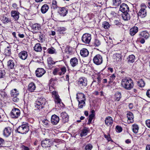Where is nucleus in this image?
Instances as JSON below:
<instances>
[{"label": "nucleus", "mask_w": 150, "mask_h": 150, "mask_svg": "<svg viewBox=\"0 0 150 150\" xmlns=\"http://www.w3.org/2000/svg\"><path fill=\"white\" fill-rule=\"evenodd\" d=\"M92 148V145L91 144H88L86 146L85 149L86 150H91Z\"/></svg>", "instance_id": "48"}, {"label": "nucleus", "mask_w": 150, "mask_h": 150, "mask_svg": "<svg viewBox=\"0 0 150 150\" xmlns=\"http://www.w3.org/2000/svg\"><path fill=\"white\" fill-rule=\"evenodd\" d=\"M66 30V28L63 27H59L58 28V30L60 34H63Z\"/></svg>", "instance_id": "42"}, {"label": "nucleus", "mask_w": 150, "mask_h": 150, "mask_svg": "<svg viewBox=\"0 0 150 150\" xmlns=\"http://www.w3.org/2000/svg\"><path fill=\"white\" fill-rule=\"evenodd\" d=\"M20 110L16 108H14L12 109L11 112V116L13 118H17L20 115Z\"/></svg>", "instance_id": "7"}, {"label": "nucleus", "mask_w": 150, "mask_h": 150, "mask_svg": "<svg viewBox=\"0 0 150 150\" xmlns=\"http://www.w3.org/2000/svg\"><path fill=\"white\" fill-rule=\"evenodd\" d=\"M5 75L4 71L0 70V78H2Z\"/></svg>", "instance_id": "55"}, {"label": "nucleus", "mask_w": 150, "mask_h": 150, "mask_svg": "<svg viewBox=\"0 0 150 150\" xmlns=\"http://www.w3.org/2000/svg\"><path fill=\"white\" fill-rule=\"evenodd\" d=\"M57 7V2L55 0H53L52 2V5L51 8L54 9H56Z\"/></svg>", "instance_id": "44"}, {"label": "nucleus", "mask_w": 150, "mask_h": 150, "mask_svg": "<svg viewBox=\"0 0 150 150\" xmlns=\"http://www.w3.org/2000/svg\"><path fill=\"white\" fill-rule=\"evenodd\" d=\"M8 67L10 69H13L15 66V64L13 60H9L8 62Z\"/></svg>", "instance_id": "32"}, {"label": "nucleus", "mask_w": 150, "mask_h": 150, "mask_svg": "<svg viewBox=\"0 0 150 150\" xmlns=\"http://www.w3.org/2000/svg\"><path fill=\"white\" fill-rule=\"evenodd\" d=\"M12 131V128L10 127H6L4 129L3 135L5 137H8L10 135Z\"/></svg>", "instance_id": "18"}, {"label": "nucleus", "mask_w": 150, "mask_h": 150, "mask_svg": "<svg viewBox=\"0 0 150 150\" xmlns=\"http://www.w3.org/2000/svg\"><path fill=\"white\" fill-rule=\"evenodd\" d=\"M138 28L137 27H134L129 30V34L132 36L134 35L138 32Z\"/></svg>", "instance_id": "25"}, {"label": "nucleus", "mask_w": 150, "mask_h": 150, "mask_svg": "<svg viewBox=\"0 0 150 150\" xmlns=\"http://www.w3.org/2000/svg\"><path fill=\"white\" fill-rule=\"evenodd\" d=\"M54 98L56 104H60L61 103V100L59 96Z\"/></svg>", "instance_id": "38"}, {"label": "nucleus", "mask_w": 150, "mask_h": 150, "mask_svg": "<svg viewBox=\"0 0 150 150\" xmlns=\"http://www.w3.org/2000/svg\"><path fill=\"white\" fill-rule=\"evenodd\" d=\"M40 25L37 23H35L32 26V29L33 32L36 33L40 29Z\"/></svg>", "instance_id": "23"}, {"label": "nucleus", "mask_w": 150, "mask_h": 150, "mask_svg": "<svg viewBox=\"0 0 150 150\" xmlns=\"http://www.w3.org/2000/svg\"><path fill=\"white\" fill-rule=\"evenodd\" d=\"M12 6L14 8H16L17 7V5L16 4L14 3V4H13L12 5Z\"/></svg>", "instance_id": "64"}, {"label": "nucleus", "mask_w": 150, "mask_h": 150, "mask_svg": "<svg viewBox=\"0 0 150 150\" xmlns=\"http://www.w3.org/2000/svg\"><path fill=\"white\" fill-rule=\"evenodd\" d=\"M52 93V96L54 98L59 96L58 93L55 91H53Z\"/></svg>", "instance_id": "53"}, {"label": "nucleus", "mask_w": 150, "mask_h": 150, "mask_svg": "<svg viewBox=\"0 0 150 150\" xmlns=\"http://www.w3.org/2000/svg\"><path fill=\"white\" fill-rule=\"evenodd\" d=\"M115 76L114 74H113L111 75L109 77V79L111 82H112L113 80L115 79Z\"/></svg>", "instance_id": "54"}, {"label": "nucleus", "mask_w": 150, "mask_h": 150, "mask_svg": "<svg viewBox=\"0 0 150 150\" xmlns=\"http://www.w3.org/2000/svg\"><path fill=\"white\" fill-rule=\"evenodd\" d=\"M58 12L61 16H64L68 13V10L65 7L60 8Z\"/></svg>", "instance_id": "20"}, {"label": "nucleus", "mask_w": 150, "mask_h": 150, "mask_svg": "<svg viewBox=\"0 0 150 150\" xmlns=\"http://www.w3.org/2000/svg\"><path fill=\"white\" fill-rule=\"evenodd\" d=\"M103 26L105 29H108L110 27V25L108 22L105 21L103 24Z\"/></svg>", "instance_id": "43"}, {"label": "nucleus", "mask_w": 150, "mask_h": 150, "mask_svg": "<svg viewBox=\"0 0 150 150\" xmlns=\"http://www.w3.org/2000/svg\"><path fill=\"white\" fill-rule=\"evenodd\" d=\"M45 73V70L42 68H38L36 71V75L38 77H41Z\"/></svg>", "instance_id": "15"}, {"label": "nucleus", "mask_w": 150, "mask_h": 150, "mask_svg": "<svg viewBox=\"0 0 150 150\" xmlns=\"http://www.w3.org/2000/svg\"><path fill=\"white\" fill-rule=\"evenodd\" d=\"M46 102V99L44 98L41 97L38 99L35 103V108L39 110L42 109L45 104Z\"/></svg>", "instance_id": "2"}, {"label": "nucleus", "mask_w": 150, "mask_h": 150, "mask_svg": "<svg viewBox=\"0 0 150 150\" xmlns=\"http://www.w3.org/2000/svg\"><path fill=\"white\" fill-rule=\"evenodd\" d=\"M91 38V35L86 33L83 35L82 37V40L84 43L88 44L90 42Z\"/></svg>", "instance_id": "8"}, {"label": "nucleus", "mask_w": 150, "mask_h": 150, "mask_svg": "<svg viewBox=\"0 0 150 150\" xmlns=\"http://www.w3.org/2000/svg\"><path fill=\"white\" fill-rule=\"evenodd\" d=\"M122 56L119 53L115 54L113 55V61L115 62L119 63L122 60Z\"/></svg>", "instance_id": "13"}, {"label": "nucleus", "mask_w": 150, "mask_h": 150, "mask_svg": "<svg viewBox=\"0 0 150 150\" xmlns=\"http://www.w3.org/2000/svg\"><path fill=\"white\" fill-rule=\"evenodd\" d=\"M4 54L7 56H9L11 53V49L9 47H7L4 50Z\"/></svg>", "instance_id": "35"}, {"label": "nucleus", "mask_w": 150, "mask_h": 150, "mask_svg": "<svg viewBox=\"0 0 150 150\" xmlns=\"http://www.w3.org/2000/svg\"><path fill=\"white\" fill-rule=\"evenodd\" d=\"M103 58L100 54L96 55L93 59L94 63L97 65L100 64L103 62Z\"/></svg>", "instance_id": "9"}, {"label": "nucleus", "mask_w": 150, "mask_h": 150, "mask_svg": "<svg viewBox=\"0 0 150 150\" xmlns=\"http://www.w3.org/2000/svg\"><path fill=\"white\" fill-rule=\"evenodd\" d=\"M94 112V110H93L92 111V113L89 116V118L88 120V122L90 123V122H91L93 118L94 117V115L93 113V112Z\"/></svg>", "instance_id": "45"}, {"label": "nucleus", "mask_w": 150, "mask_h": 150, "mask_svg": "<svg viewBox=\"0 0 150 150\" xmlns=\"http://www.w3.org/2000/svg\"><path fill=\"white\" fill-rule=\"evenodd\" d=\"M48 52L50 54H53L56 53L55 50L54 49L49 48L47 50Z\"/></svg>", "instance_id": "47"}, {"label": "nucleus", "mask_w": 150, "mask_h": 150, "mask_svg": "<svg viewBox=\"0 0 150 150\" xmlns=\"http://www.w3.org/2000/svg\"><path fill=\"white\" fill-rule=\"evenodd\" d=\"M146 123L147 126L149 128H150V120H147L146 121Z\"/></svg>", "instance_id": "57"}, {"label": "nucleus", "mask_w": 150, "mask_h": 150, "mask_svg": "<svg viewBox=\"0 0 150 150\" xmlns=\"http://www.w3.org/2000/svg\"><path fill=\"white\" fill-rule=\"evenodd\" d=\"M88 130L87 128H85L84 129H83L81 132V137H82L83 136H86L88 132Z\"/></svg>", "instance_id": "39"}, {"label": "nucleus", "mask_w": 150, "mask_h": 150, "mask_svg": "<svg viewBox=\"0 0 150 150\" xmlns=\"http://www.w3.org/2000/svg\"><path fill=\"white\" fill-rule=\"evenodd\" d=\"M59 121V117L55 115H52L51 117V122L53 125H56Z\"/></svg>", "instance_id": "14"}, {"label": "nucleus", "mask_w": 150, "mask_h": 150, "mask_svg": "<svg viewBox=\"0 0 150 150\" xmlns=\"http://www.w3.org/2000/svg\"><path fill=\"white\" fill-rule=\"evenodd\" d=\"M105 122L106 125L111 127L113 123V119L111 117L108 116L105 118Z\"/></svg>", "instance_id": "16"}, {"label": "nucleus", "mask_w": 150, "mask_h": 150, "mask_svg": "<svg viewBox=\"0 0 150 150\" xmlns=\"http://www.w3.org/2000/svg\"><path fill=\"white\" fill-rule=\"evenodd\" d=\"M120 10L123 13H127L129 11V8L128 5L125 3L122 4L120 6Z\"/></svg>", "instance_id": "10"}, {"label": "nucleus", "mask_w": 150, "mask_h": 150, "mask_svg": "<svg viewBox=\"0 0 150 150\" xmlns=\"http://www.w3.org/2000/svg\"><path fill=\"white\" fill-rule=\"evenodd\" d=\"M79 85L80 87H84L87 86V80L85 77H81L80 78L78 82Z\"/></svg>", "instance_id": "12"}, {"label": "nucleus", "mask_w": 150, "mask_h": 150, "mask_svg": "<svg viewBox=\"0 0 150 150\" xmlns=\"http://www.w3.org/2000/svg\"><path fill=\"white\" fill-rule=\"evenodd\" d=\"M63 122L64 123L67 122L69 120V116L65 112H63L61 114Z\"/></svg>", "instance_id": "22"}, {"label": "nucleus", "mask_w": 150, "mask_h": 150, "mask_svg": "<svg viewBox=\"0 0 150 150\" xmlns=\"http://www.w3.org/2000/svg\"><path fill=\"white\" fill-rule=\"evenodd\" d=\"M35 84L33 83H31L28 86V90L31 92H32L35 90Z\"/></svg>", "instance_id": "28"}, {"label": "nucleus", "mask_w": 150, "mask_h": 150, "mask_svg": "<svg viewBox=\"0 0 150 150\" xmlns=\"http://www.w3.org/2000/svg\"><path fill=\"white\" fill-rule=\"evenodd\" d=\"M49 7L48 5L46 4H45L42 6L41 9V11L43 13H46Z\"/></svg>", "instance_id": "31"}, {"label": "nucleus", "mask_w": 150, "mask_h": 150, "mask_svg": "<svg viewBox=\"0 0 150 150\" xmlns=\"http://www.w3.org/2000/svg\"><path fill=\"white\" fill-rule=\"evenodd\" d=\"M11 14L15 21H17L19 17L20 13L18 11H11Z\"/></svg>", "instance_id": "19"}, {"label": "nucleus", "mask_w": 150, "mask_h": 150, "mask_svg": "<svg viewBox=\"0 0 150 150\" xmlns=\"http://www.w3.org/2000/svg\"><path fill=\"white\" fill-rule=\"evenodd\" d=\"M60 69L59 68H57L54 69L53 71V74L54 75H56L57 74V73L59 74V72Z\"/></svg>", "instance_id": "49"}, {"label": "nucleus", "mask_w": 150, "mask_h": 150, "mask_svg": "<svg viewBox=\"0 0 150 150\" xmlns=\"http://www.w3.org/2000/svg\"><path fill=\"white\" fill-rule=\"evenodd\" d=\"M139 36L141 38H143L145 39H147L150 37V34L147 31L145 30L140 32L139 34Z\"/></svg>", "instance_id": "17"}, {"label": "nucleus", "mask_w": 150, "mask_h": 150, "mask_svg": "<svg viewBox=\"0 0 150 150\" xmlns=\"http://www.w3.org/2000/svg\"><path fill=\"white\" fill-rule=\"evenodd\" d=\"M104 137L106 138L108 141H110L111 140V139L110 137V136L109 135H104Z\"/></svg>", "instance_id": "56"}, {"label": "nucleus", "mask_w": 150, "mask_h": 150, "mask_svg": "<svg viewBox=\"0 0 150 150\" xmlns=\"http://www.w3.org/2000/svg\"><path fill=\"white\" fill-rule=\"evenodd\" d=\"M4 142V140L2 138H0V145H2Z\"/></svg>", "instance_id": "60"}, {"label": "nucleus", "mask_w": 150, "mask_h": 150, "mask_svg": "<svg viewBox=\"0 0 150 150\" xmlns=\"http://www.w3.org/2000/svg\"><path fill=\"white\" fill-rule=\"evenodd\" d=\"M121 85L123 87L128 90L132 88L134 86L133 81L131 79H123L121 82Z\"/></svg>", "instance_id": "1"}, {"label": "nucleus", "mask_w": 150, "mask_h": 150, "mask_svg": "<svg viewBox=\"0 0 150 150\" xmlns=\"http://www.w3.org/2000/svg\"><path fill=\"white\" fill-rule=\"evenodd\" d=\"M132 129L133 132L135 133H137L138 132L139 128L138 126L135 124L132 125Z\"/></svg>", "instance_id": "34"}, {"label": "nucleus", "mask_w": 150, "mask_h": 150, "mask_svg": "<svg viewBox=\"0 0 150 150\" xmlns=\"http://www.w3.org/2000/svg\"><path fill=\"white\" fill-rule=\"evenodd\" d=\"M100 44V41L97 39H95L94 42V45L96 46H98Z\"/></svg>", "instance_id": "51"}, {"label": "nucleus", "mask_w": 150, "mask_h": 150, "mask_svg": "<svg viewBox=\"0 0 150 150\" xmlns=\"http://www.w3.org/2000/svg\"><path fill=\"white\" fill-rule=\"evenodd\" d=\"M140 42L142 44H144L145 42V40L143 38H141L140 40Z\"/></svg>", "instance_id": "61"}, {"label": "nucleus", "mask_w": 150, "mask_h": 150, "mask_svg": "<svg viewBox=\"0 0 150 150\" xmlns=\"http://www.w3.org/2000/svg\"><path fill=\"white\" fill-rule=\"evenodd\" d=\"M19 94V91L16 88L13 89L11 91L10 94L11 97L13 98V101L17 102L19 101V99L18 97Z\"/></svg>", "instance_id": "5"}, {"label": "nucleus", "mask_w": 150, "mask_h": 150, "mask_svg": "<svg viewBox=\"0 0 150 150\" xmlns=\"http://www.w3.org/2000/svg\"><path fill=\"white\" fill-rule=\"evenodd\" d=\"M43 124L46 125H47L49 124V121L47 120H44L42 121Z\"/></svg>", "instance_id": "58"}, {"label": "nucleus", "mask_w": 150, "mask_h": 150, "mask_svg": "<svg viewBox=\"0 0 150 150\" xmlns=\"http://www.w3.org/2000/svg\"><path fill=\"white\" fill-rule=\"evenodd\" d=\"M80 54L83 57H85L88 56L89 52L86 49L83 48L80 51Z\"/></svg>", "instance_id": "26"}, {"label": "nucleus", "mask_w": 150, "mask_h": 150, "mask_svg": "<svg viewBox=\"0 0 150 150\" xmlns=\"http://www.w3.org/2000/svg\"><path fill=\"white\" fill-rule=\"evenodd\" d=\"M29 130L28 124L27 123L22 125L17 129L18 132L22 134H25Z\"/></svg>", "instance_id": "4"}, {"label": "nucleus", "mask_w": 150, "mask_h": 150, "mask_svg": "<svg viewBox=\"0 0 150 150\" xmlns=\"http://www.w3.org/2000/svg\"><path fill=\"white\" fill-rule=\"evenodd\" d=\"M28 56L27 52L23 51L20 52L18 54V57L23 60L25 59Z\"/></svg>", "instance_id": "21"}, {"label": "nucleus", "mask_w": 150, "mask_h": 150, "mask_svg": "<svg viewBox=\"0 0 150 150\" xmlns=\"http://www.w3.org/2000/svg\"><path fill=\"white\" fill-rule=\"evenodd\" d=\"M138 85L140 87H143L145 86V83L141 79L138 82Z\"/></svg>", "instance_id": "46"}, {"label": "nucleus", "mask_w": 150, "mask_h": 150, "mask_svg": "<svg viewBox=\"0 0 150 150\" xmlns=\"http://www.w3.org/2000/svg\"><path fill=\"white\" fill-rule=\"evenodd\" d=\"M78 59L76 57L71 58L70 60V63L73 67H74L78 64Z\"/></svg>", "instance_id": "27"}, {"label": "nucleus", "mask_w": 150, "mask_h": 150, "mask_svg": "<svg viewBox=\"0 0 150 150\" xmlns=\"http://www.w3.org/2000/svg\"><path fill=\"white\" fill-rule=\"evenodd\" d=\"M113 5L115 6H119L121 3V0H112Z\"/></svg>", "instance_id": "36"}, {"label": "nucleus", "mask_w": 150, "mask_h": 150, "mask_svg": "<svg viewBox=\"0 0 150 150\" xmlns=\"http://www.w3.org/2000/svg\"><path fill=\"white\" fill-rule=\"evenodd\" d=\"M76 96V98L79 102V107L80 108H82L85 104L84 102L85 99V95L83 93H79V95L77 94Z\"/></svg>", "instance_id": "3"}, {"label": "nucleus", "mask_w": 150, "mask_h": 150, "mask_svg": "<svg viewBox=\"0 0 150 150\" xmlns=\"http://www.w3.org/2000/svg\"><path fill=\"white\" fill-rule=\"evenodd\" d=\"M147 7L144 4H142L141 5V9L138 13L139 16L141 18H143L145 17L147 14L146 8Z\"/></svg>", "instance_id": "6"}, {"label": "nucleus", "mask_w": 150, "mask_h": 150, "mask_svg": "<svg viewBox=\"0 0 150 150\" xmlns=\"http://www.w3.org/2000/svg\"><path fill=\"white\" fill-rule=\"evenodd\" d=\"M61 70V71H60L59 72V74L60 76H61L62 75L64 74L66 71L67 69L66 68L64 67L61 68L60 69Z\"/></svg>", "instance_id": "37"}, {"label": "nucleus", "mask_w": 150, "mask_h": 150, "mask_svg": "<svg viewBox=\"0 0 150 150\" xmlns=\"http://www.w3.org/2000/svg\"><path fill=\"white\" fill-rule=\"evenodd\" d=\"M146 95L149 98H150V89L148 90L146 92Z\"/></svg>", "instance_id": "59"}, {"label": "nucleus", "mask_w": 150, "mask_h": 150, "mask_svg": "<svg viewBox=\"0 0 150 150\" xmlns=\"http://www.w3.org/2000/svg\"><path fill=\"white\" fill-rule=\"evenodd\" d=\"M135 57L133 54L129 55L127 58V62L128 63H132L134 62Z\"/></svg>", "instance_id": "30"}, {"label": "nucleus", "mask_w": 150, "mask_h": 150, "mask_svg": "<svg viewBox=\"0 0 150 150\" xmlns=\"http://www.w3.org/2000/svg\"><path fill=\"white\" fill-rule=\"evenodd\" d=\"M121 97V94L120 93L116 92L115 95V100L117 101H119Z\"/></svg>", "instance_id": "33"}, {"label": "nucleus", "mask_w": 150, "mask_h": 150, "mask_svg": "<svg viewBox=\"0 0 150 150\" xmlns=\"http://www.w3.org/2000/svg\"><path fill=\"white\" fill-rule=\"evenodd\" d=\"M23 150H29V148L28 147L23 146Z\"/></svg>", "instance_id": "63"}, {"label": "nucleus", "mask_w": 150, "mask_h": 150, "mask_svg": "<svg viewBox=\"0 0 150 150\" xmlns=\"http://www.w3.org/2000/svg\"><path fill=\"white\" fill-rule=\"evenodd\" d=\"M34 50L37 52H41L42 50L41 44L39 43L36 44L34 47Z\"/></svg>", "instance_id": "29"}, {"label": "nucleus", "mask_w": 150, "mask_h": 150, "mask_svg": "<svg viewBox=\"0 0 150 150\" xmlns=\"http://www.w3.org/2000/svg\"><path fill=\"white\" fill-rule=\"evenodd\" d=\"M1 20L3 23H8L10 21L8 18L5 16H3L1 18Z\"/></svg>", "instance_id": "41"}, {"label": "nucleus", "mask_w": 150, "mask_h": 150, "mask_svg": "<svg viewBox=\"0 0 150 150\" xmlns=\"http://www.w3.org/2000/svg\"><path fill=\"white\" fill-rule=\"evenodd\" d=\"M116 131L117 132H120L122 131V128L120 126H117L115 128Z\"/></svg>", "instance_id": "52"}, {"label": "nucleus", "mask_w": 150, "mask_h": 150, "mask_svg": "<svg viewBox=\"0 0 150 150\" xmlns=\"http://www.w3.org/2000/svg\"><path fill=\"white\" fill-rule=\"evenodd\" d=\"M52 142L49 139H47L42 141L41 145L42 147H48L51 146L52 144Z\"/></svg>", "instance_id": "11"}, {"label": "nucleus", "mask_w": 150, "mask_h": 150, "mask_svg": "<svg viewBox=\"0 0 150 150\" xmlns=\"http://www.w3.org/2000/svg\"><path fill=\"white\" fill-rule=\"evenodd\" d=\"M146 150H150V145H148L146 146Z\"/></svg>", "instance_id": "62"}, {"label": "nucleus", "mask_w": 150, "mask_h": 150, "mask_svg": "<svg viewBox=\"0 0 150 150\" xmlns=\"http://www.w3.org/2000/svg\"><path fill=\"white\" fill-rule=\"evenodd\" d=\"M122 17L125 20H127L129 19V14L128 13H123L122 15Z\"/></svg>", "instance_id": "40"}, {"label": "nucleus", "mask_w": 150, "mask_h": 150, "mask_svg": "<svg viewBox=\"0 0 150 150\" xmlns=\"http://www.w3.org/2000/svg\"><path fill=\"white\" fill-rule=\"evenodd\" d=\"M47 61L48 64L50 65L54 64L55 63L54 61L52 60L51 58H49L48 59Z\"/></svg>", "instance_id": "50"}, {"label": "nucleus", "mask_w": 150, "mask_h": 150, "mask_svg": "<svg viewBox=\"0 0 150 150\" xmlns=\"http://www.w3.org/2000/svg\"><path fill=\"white\" fill-rule=\"evenodd\" d=\"M128 122L129 123H132L133 121L134 116L132 113L129 112L127 114Z\"/></svg>", "instance_id": "24"}]
</instances>
